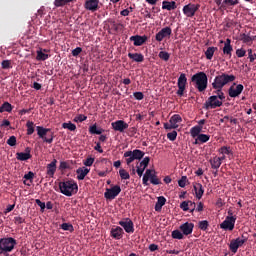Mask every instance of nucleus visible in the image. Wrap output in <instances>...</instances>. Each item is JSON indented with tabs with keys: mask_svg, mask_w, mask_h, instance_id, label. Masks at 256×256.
Listing matches in <instances>:
<instances>
[{
	"mask_svg": "<svg viewBox=\"0 0 256 256\" xmlns=\"http://www.w3.org/2000/svg\"><path fill=\"white\" fill-rule=\"evenodd\" d=\"M59 189L62 195H66V197H72L73 195L77 194V191H79V186L75 180L70 179L64 182H59Z\"/></svg>",
	"mask_w": 256,
	"mask_h": 256,
	"instance_id": "obj_1",
	"label": "nucleus"
},
{
	"mask_svg": "<svg viewBox=\"0 0 256 256\" xmlns=\"http://www.w3.org/2000/svg\"><path fill=\"white\" fill-rule=\"evenodd\" d=\"M236 77L235 75L227 74V73H221L218 74L212 83V89H223L225 85H229V83H233L235 81Z\"/></svg>",
	"mask_w": 256,
	"mask_h": 256,
	"instance_id": "obj_2",
	"label": "nucleus"
},
{
	"mask_svg": "<svg viewBox=\"0 0 256 256\" xmlns=\"http://www.w3.org/2000/svg\"><path fill=\"white\" fill-rule=\"evenodd\" d=\"M191 81L192 83H195V87L196 89H198L200 93H203V91L207 89L208 79L207 74H205V72H198L194 74L191 78Z\"/></svg>",
	"mask_w": 256,
	"mask_h": 256,
	"instance_id": "obj_3",
	"label": "nucleus"
},
{
	"mask_svg": "<svg viewBox=\"0 0 256 256\" xmlns=\"http://www.w3.org/2000/svg\"><path fill=\"white\" fill-rule=\"evenodd\" d=\"M15 245H17V240L13 237L0 238V255L11 253L15 249Z\"/></svg>",
	"mask_w": 256,
	"mask_h": 256,
	"instance_id": "obj_4",
	"label": "nucleus"
},
{
	"mask_svg": "<svg viewBox=\"0 0 256 256\" xmlns=\"http://www.w3.org/2000/svg\"><path fill=\"white\" fill-rule=\"evenodd\" d=\"M149 181L152 185H161V180L157 177V172L153 169H147L142 178V183L145 187L149 186Z\"/></svg>",
	"mask_w": 256,
	"mask_h": 256,
	"instance_id": "obj_5",
	"label": "nucleus"
},
{
	"mask_svg": "<svg viewBox=\"0 0 256 256\" xmlns=\"http://www.w3.org/2000/svg\"><path fill=\"white\" fill-rule=\"evenodd\" d=\"M124 157L126 158V165H131L135 160L141 161V159L145 157V152L139 149H135L133 151L130 150L124 153Z\"/></svg>",
	"mask_w": 256,
	"mask_h": 256,
	"instance_id": "obj_6",
	"label": "nucleus"
},
{
	"mask_svg": "<svg viewBox=\"0 0 256 256\" xmlns=\"http://www.w3.org/2000/svg\"><path fill=\"white\" fill-rule=\"evenodd\" d=\"M217 107H223V102L216 97V95L210 96L204 103V109L209 111V109H217Z\"/></svg>",
	"mask_w": 256,
	"mask_h": 256,
	"instance_id": "obj_7",
	"label": "nucleus"
},
{
	"mask_svg": "<svg viewBox=\"0 0 256 256\" xmlns=\"http://www.w3.org/2000/svg\"><path fill=\"white\" fill-rule=\"evenodd\" d=\"M200 8L201 4L189 3L183 7L182 11L186 17L191 18L195 17V14L199 11Z\"/></svg>",
	"mask_w": 256,
	"mask_h": 256,
	"instance_id": "obj_8",
	"label": "nucleus"
},
{
	"mask_svg": "<svg viewBox=\"0 0 256 256\" xmlns=\"http://www.w3.org/2000/svg\"><path fill=\"white\" fill-rule=\"evenodd\" d=\"M236 221L237 216H227L225 220L220 224V229H224V231H233L235 229Z\"/></svg>",
	"mask_w": 256,
	"mask_h": 256,
	"instance_id": "obj_9",
	"label": "nucleus"
},
{
	"mask_svg": "<svg viewBox=\"0 0 256 256\" xmlns=\"http://www.w3.org/2000/svg\"><path fill=\"white\" fill-rule=\"evenodd\" d=\"M177 85L178 90L176 92V95H178V97H183V95H185V89L187 87V76L185 74H180Z\"/></svg>",
	"mask_w": 256,
	"mask_h": 256,
	"instance_id": "obj_10",
	"label": "nucleus"
},
{
	"mask_svg": "<svg viewBox=\"0 0 256 256\" xmlns=\"http://www.w3.org/2000/svg\"><path fill=\"white\" fill-rule=\"evenodd\" d=\"M172 33H173V30L171 29V27L166 26L162 28L158 33H156L155 40L158 41V43H161L163 39L171 38Z\"/></svg>",
	"mask_w": 256,
	"mask_h": 256,
	"instance_id": "obj_11",
	"label": "nucleus"
},
{
	"mask_svg": "<svg viewBox=\"0 0 256 256\" xmlns=\"http://www.w3.org/2000/svg\"><path fill=\"white\" fill-rule=\"evenodd\" d=\"M119 193H121V186L115 185V186H112L111 188L106 189L104 193V197L109 201H113V199H115V197H117Z\"/></svg>",
	"mask_w": 256,
	"mask_h": 256,
	"instance_id": "obj_12",
	"label": "nucleus"
},
{
	"mask_svg": "<svg viewBox=\"0 0 256 256\" xmlns=\"http://www.w3.org/2000/svg\"><path fill=\"white\" fill-rule=\"evenodd\" d=\"M118 225H120V227H123L126 233H135V224L130 218H124L123 220H120L118 222Z\"/></svg>",
	"mask_w": 256,
	"mask_h": 256,
	"instance_id": "obj_13",
	"label": "nucleus"
},
{
	"mask_svg": "<svg viewBox=\"0 0 256 256\" xmlns=\"http://www.w3.org/2000/svg\"><path fill=\"white\" fill-rule=\"evenodd\" d=\"M243 89H245L243 84H238L235 87V83H234V85L230 86V88L228 89V95L232 99H235V97H239V95L243 93Z\"/></svg>",
	"mask_w": 256,
	"mask_h": 256,
	"instance_id": "obj_14",
	"label": "nucleus"
},
{
	"mask_svg": "<svg viewBox=\"0 0 256 256\" xmlns=\"http://www.w3.org/2000/svg\"><path fill=\"white\" fill-rule=\"evenodd\" d=\"M245 239L241 240V238H236L231 240L230 244H229V249L232 253H237V251L239 250V247H243V245H245Z\"/></svg>",
	"mask_w": 256,
	"mask_h": 256,
	"instance_id": "obj_15",
	"label": "nucleus"
},
{
	"mask_svg": "<svg viewBox=\"0 0 256 256\" xmlns=\"http://www.w3.org/2000/svg\"><path fill=\"white\" fill-rule=\"evenodd\" d=\"M112 128L114 129V131H119L120 133H123L125 129H129V124H127L123 120H118L112 122Z\"/></svg>",
	"mask_w": 256,
	"mask_h": 256,
	"instance_id": "obj_16",
	"label": "nucleus"
},
{
	"mask_svg": "<svg viewBox=\"0 0 256 256\" xmlns=\"http://www.w3.org/2000/svg\"><path fill=\"white\" fill-rule=\"evenodd\" d=\"M110 235L113 239L119 240L123 239V235H125V231L120 226H114L111 231Z\"/></svg>",
	"mask_w": 256,
	"mask_h": 256,
	"instance_id": "obj_17",
	"label": "nucleus"
},
{
	"mask_svg": "<svg viewBox=\"0 0 256 256\" xmlns=\"http://www.w3.org/2000/svg\"><path fill=\"white\" fill-rule=\"evenodd\" d=\"M31 157H32V155H31V148L30 147H26L25 152L16 153V159L18 161H29V159H31Z\"/></svg>",
	"mask_w": 256,
	"mask_h": 256,
	"instance_id": "obj_18",
	"label": "nucleus"
},
{
	"mask_svg": "<svg viewBox=\"0 0 256 256\" xmlns=\"http://www.w3.org/2000/svg\"><path fill=\"white\" fill-rule=\"evenodd\" d=\"M84 7L87 11H92V13H95V11H98L99 9V0H87Z\"/></svg>",
	"mask_w": 256,
	"mask_h": 256,
	"instance_id": "obj_19",
	"label": "nucleus"
},
{
	"mask_svg": "<svg viewBox=\"0 0 256 256\" xmlns=\"http://www.w3.org/2000/svg\"><path fill=\"white\" fill-rule=\"evenodd\" d=\"M180 231H182L183 235H191L193 233V229H195V224L191 222H186L181 224L179 227Z\"/></svg>",
	"mask_w": 256,
	"mask_h": 256,
	"instance_id": "obj_20",
	"label": "nucleus"
},
{
	"mask_svg": "<svg viewBox=\"0 0 256 256\" xmlns=\"http://www.w3.org/2000/svg\"><path fill=\"white\" fill-rule=\"evenodd\" d=\"M130 41H133L135 47H141L147 42V36L135 35L130 37Z\"/></svg>",
	"mask_w": 256,
	"mask_h": 256,
	"instance_id": "obj_21",
	"label": "nucleus"
},
{
	"mask_svg": "<svg viewBox=\"0 0 256 256\" xmlns=\"http://www.w3.org/2000/svg\"><path fill=\"white\" fill-rule=\"evenodd\" d=\"M46 169L48 177H55L57 171V159H53L51 163L47 164Z\"/></svg>",
	"mask_w": 256,
	"mask_h": 256,
	"instance_id": "obj_22",
	"label": "nucleus"
},
{
	"mask_svg": "<svg viewBox=\"0 0 256 256\" xmlns=\"http://www.w3.org/2000/svg\"><path fill=\"white\" fill-rule=\"evenodd\" d=\"M89 171H91V169H89V168H85V167L78 168L76 170L78 181H83V179H85V177H87V175H89Z\"/></svg>",
	"mask_w": 256,
	"mask_h": 256,
	"instance_id": "obj_23",
	"label": "nucleus"
},
{
	"mask_svg": "<svg viewBox=\"0 0 256 256\" xmlns=\"http://www.w3.org/2000/svg\"><path fill=\"white\" fill-rule=\"evenodd\" d=\"M256 40V36H251L250 34L242 33L240 34V41L246 43V45H253V41Z\"/></svg>",
	"mask_w": 256,
	"mask_h": 256,
	"instance_id": "obj_24",
	"label": "nucleus"
},
{
	"mask_svg": "<svg viewBox=\"0 0 256 256\" xmlns=\"http://www.w3.org/2000/svg\"><path fill=\"white\" fill-rule=\"evenodd\" d=\"M182 121H183V118H181V115L174 114L170 118L169 123L171 124L172 127H174V129H178L179 128V124H177V123H181Z\"/></svg>",
	"mask_w": 256,
	"mask_h": 256,
	"instance_id": "obj_25",
	"label": "nucleus"
},
{
	"mask_svg": "<svg viewBox=\"0 0 256 256\" xmlns=\"http://www.w3.org/2000/svg\"><path fill=\"white\" fill-rule=\"evenodd\" d=\"M129 59H132V61H135V63H143L145 61V56L141 53H128Z\"/></svg>",
	"mask_w": 256,
	"mask_h": 256,
	"instance_id": "obj_26",
	"label": "nucleus"
},
{
	"mask_svg": "<svg viewBox=\"0 0 256 256\" xmlns=\"http://www.w3.org/2000/svg\"><path fill=\"white\" fill-rule=\"evenodd\" d=\"M231 53H233V46H231V39L227 38L223 47V54L231 58Z\"/></svg>",
	"mask_w": 256,
	"mask_h": 256,
	"instance_id": "obj_27",
	"label": "nucleus"
},
{
	"mask_svg": "<svg viewBox=\"0 0 256 256\" xmlns=\"http://www.w3.org/2000/svg\"><path fill=\"white\" fill-rule=\"evenodd\" d=\"M36 131L37 135L40 137V139H43V141H45L47 133L51 132L49 128H45L43 126H37Z\"/></svg>",
	"mask_w": 256,
	"mask_h": 256,
	"instance_id": "obj_28",
	"label": "nucleus"
},
{
	"mask_svg": "<svg viewBox=\"0 0 256 256\" xmlns=\"http://www.w3.org/2000/svg\"><path fill=\"white\" fill-rule=\"evenodd\" d=\"M165 203H167V199L164 196H159L155 204V211L159 213L163 209Z\"/></svg>",
	"mask_w": 256,
	"mask_h": 256,
	"instance_id": "obj_29",
	"label": "nucleus"
},
{
	"mask_svg": "<svg viewBox=\"0 0 256 256\" xmlns=\"http://www.w3.org/2000/svg\"><path fill=\"white\" fill-rule=\"evenodd\" d=\"M194 191L196 199H201L203 197V193H205V190L203 189V185L201 183H197L194 185Z\"/></svg>",
	"mask_w": 256,
	"mask_h": 256,
	"instance_id": "obj_30",
	"label": "nucleus"
},
{
	"mask_svg": "<svg viewBox=\"0 0 256 256\" xmlns=\"http://www.w3.org/2000/svg\"><path fill=\"white\" fill-rule=\"evenodd\" d=\"M177 8V3L175 1H163L162 2V9H166L167 11H173Z\"/></svg>",
	"mask_w": 256,
	"mask_h": 256,
	"instance_id": "obj_31",
	"label": "nucleus"
},
{
	"mask_svg": "<svg viewBox=\"0 0 256 256\" xmlns=\"http://www.w3.org/2000/svg\"><path fill=\"white\" fill-rule=\"evenodd\" d=\"M211 139L210 135L207 134H199L197 139L195 140V145H199V143H207Z\"/></svg>",
	"mask_w": 256,
	"mask_h": 256,
	"instance_id": "obj_32",
	"label": "nucleus"
},
{
	"mask_svg": "<svg viewBox=\"0 0 256 256\" xmlns=\"http://www.w3.org/2000/svg\"><path fill=\"white\" fill-rule=\"evenodd\" d=\"M11 111H13V105H11L9 102H4L0 106V113H11Z\"/></svg>",
	"mask_w": 256,
	"mask_h": 256,
	"instance_id": "obj_33",
	"label": "nucleus"
},
{
	"mask_svg": "<svg viewBox=\"0 0 256 256\" xmlns=\"http://www.w3.org/2000/svg\"><path fill=\"white\" fill-rule=\"evenodd\" d=\"M104 131L105 130L103 128H97V124L89 127V133H91V135H101Z\"/></svg>",
	"mask_w": 256,
	"mask_h": 256,
	"instance_id": "obj_34",
	"label": "nucleus"
},
{
	"mask_svg": "<svg viewBox=\"0 0 256 256\" xmlns=\"http://www.w3.org/2000/svg\"><path fill=\"white\" fill-rule=\"evenodd\" d=\"M215 51H217V47H208L205 51V57L208 59V61H211L213 59V55H215Z\"/></svg>",
	"mask_w": 256,
	"mask_h": 256,
	"instance_id": "obj_35",
	"label": "nucleus"
},
{
	"mask_svg": "<svg viewBox=\"0 0 256 256\" xmlns=\"http://www.w3.org/2000/svg\"><path fill=\"white\" fill-rule=\"evenodd\" d=\"M215 91L213 92L214 95L220 100L222 103L225 101V93L223 92V88H214Z\"/></svg>",
	"mask_w": 256,
	"mask_h": 256,
	"instance_id": "obj_36",
	"label": "nucleus"
},
{
	"mask_svg": "<svg viewBox=\"0 0 256 256\" xmlns=\"http://www.w3.org/2000/svg\"><path fill=\"white\" fill-rule=\"evenodd\" d=\"M201 131H203V126H194L190 129L192 137H199V135H201Z\"/></svg>",
	"mask_w": 256,
	"mask_h": 256,
	"instance_id": "obj_37",
	"label": "nucleus"
},
{
	"mask_svg": "<svg viewBox=\"0 0 256 256\" xmlns=\"http://www.w3.org/2000/svg\"><path fill=\"white\" fill-rule=\"evenodd\" d=\"M36 53H37V56H36L37 61H47V59H49V54H45L43 50H37Z\"/></svg>",
	"mask_w": 256,
	"mask_h": 256,
	"instance_id": "obj_38",
	"label": "nucleus"
},
{
	"mask_svg": "<svg viewBox=\"0 0 256 256\" xmlns=\"http://www.w3.org/2000/svg\"><path fill=\"white\" fill-rule=\"evenodd\" d=\"M210 165L212 169H219V167H221V159H219V157H214L212 160H210Z\"/></svg>",
	"mask_w": 256,
	"mask_h": 256,
	"instance_id": "obj_39",
	"label": "nucleus"
},
{
	"mask_svg": "<svg viewBox=\"0 0 256 256\" xmlns=\"http://www.w3.org/2000/svg\"><path fill=\"white\" fill-rule=\"evenodd\" d=\"M60 229H62L63 231H69V233H73V231H75L73 224L66 222L60 225Z\"/></svg>",
	"mask_w": 256,
	"mask_h": 256,
	"instance_id": "obj_40",
	"label": "nucleus"
},
{
	"mask_svg": "<svg viewBox=\"0 0 256 256\" xmlns=\"http://www.w3.org/2000/svg\"><path fill=\"white\" fill-rule=\"evenodd\" d=\"M171 237H172V239L181 240V239H184L185 234H183V232L181 230H174V231H172Z\"/></svg>",
	"mask_w": 256,
	"mask_h": 256,
	"instance_id": "obj_41",
	"label": "nucleus"
},
{
	"mask_svg": "<svg viewBox=\"0 0 256 256\" xmlns=\"http://www.w3.org/2000/svg\"><path fill=\"white\" fill-rule=\"evenodd\" d=\"M69 3H73V0H54L55 7H65V5H69Z\"/></svg>",
	"mask_w": 256,
	"mask_h": 256,
	"instance_id": "obj_42",
	"label": "nucleus"
},
{
	"mask_svg": "<svg viewBox=\"0 0 256 256\" xmlns=\"http://www.w3.org/2000/svg\"><path fill=\"white\" fill-rule=\"evenodd\" d=\"M26 127H27V135H33V133H35V123H33L32 121H28L26 123Z\"/></svg>",
	"mask_w": 256,
	"mask_h": 256,
	"instance_id": "obj_43",
	"label": "nucleus"
},
{
	"mask_svg": "<svg viewBox=\"0 0 256 256\" xmlns=\"http://www.w3.org/2000/svg\"><path fill=\"white\" fill-rule=\"evenodd\" d=\"M158 57L162 61H169V59H171V54H169L167 51H160Z\"/></svg>",
	"mask_w": 256,
	"mask_h": 256,
	"instance_id": "obj_44",
	"label": "nucleus"
},
{
	"mask_svg": "<svg viewBox=\"0 0 256 256\" xmlns=\"http://www.w3.org/2000/svg\"><path fill=\"white\" fill-rule=\"evenodd\" d=\"M198 229H200L201 231H207V229H209V221L207 220L199 221Z\"/></svg>",
	"mask_w": 256,
	"mask_h": 256,
	"instance_id": "obj_45",
	"label": "nucleus"
},
{
	"mask_svg": "<svg viewBox=\"0 0 256 256\" xmlns=\"http://www.w3.org/2000/svg\"><path fill=\"white\" fill-rule=\"evenodd\" d=\"M63 129H68L69 131H75L77 126L73 122H65L62 124Z\"/></svg>",
	"mask_w": 256,
	"mask_h": 256,
	"instance_id": "obj_46",
	"label": "nucleus"
},
{
	"mask_svg": "<svg viewBox=\"0 0 256 256\" xmlns=\"http://www.w3.org/2000/svg\"><path fill=\"white\" fill-rule=\"evenodd\" d=\"M119 175L122 180L131 179V175H129V172H127V170L123 168L119 170Z\"/></svg>",
	"mask_w": 256,
	"mask_h": 256,
	"instance_id": "obj_47",
	"label": "nucleus"
},
{
	"mask_svg": "<svg viewBox=\"0 0 256 256\" xmlns=\"http://www.w3.org/2000/svg\"><path fill=\"white\" fill-rule=\"evenodd\" d=\"M149 161H151V158L149 157H145L139 164H137L138 166L147 169V167H149Z\"/></svg>",
	"mask_w": 256,
	"mask_h": 256,
	"instance_id": "obj_48",
	"label": "nucleus"
},
{
	"mask_svg": "<svg viewBox=\"0 0 256 256\" xmlns=\"http://www.w3.org/2000/svg\"><path fill=\"white\" fill-rule=\"evenodd\" d=\"M7 145H9L10 147H15V145H17V137L10 136L7 140Z\"/></svg>",
	"mask_w": 256,
	"mask_h": 256,
	"instance_id": "obj_49",
	"label": "nucleus"
},
{
	"mask_svg": "<svg viewBox=\"0 0 256 256\" xmlns=\"http://www.w3.org/2000/svg\"><path fill=\"white\" fill-rule=\"evenodd\" d=\"M219 153H221L222 155H229L231 153V147L222 146L219 149Z\"/></svg>",
	"mask_w": 256,
	"mask_h": 256,
	"instance_id": "obj_50",
	"label": "nucleus"
},
{
	"mask_svg": "<svg viewBox=\"0 0 256 256\" xmlns=\"http://www.w3.org/2000/svg\"><path fill=\"white\" fill-rule=\"evenodd\" d=\"M191 203V200H188V201H183L181 204H180V209H182V211H189V205Z\"/></svg>",
	"mask_w": 256,
	"mask_h": 256,
	"instance_id": "obj_51",
	"label": "nucleus"
},
{
	"mask_svg": "<svg viewBox=\"0 0 256 256\" xmlns=\"http://www.w3.org/2000/svg\"><path fill=\"white\" fill-rule=\"evenodd\" d=\"M108 22L111 23V25L115 31H119V27H123V24H121V23L117 24V22H115V20H113V19L108 20Z\"/></svg>",
	"mask_w": 256,
	"mask_h": 256,
	"instance_id": "obj_52",
	"label": "nucleus"
},
{
	"mask_svg": "<svg viewBox=\"0 0 256 256\" xmlns=\"http://www.w3.org/2000/svg\"><path fill=\"white\" fill-rule=\"evenodd\" d=\"M167 139H169V141H175L177 139V131L173 130L172 132L168 133Z\"/></svg>",
	"mask_w": 256,
	"mask_h": 256,
	"instance_id": "obj_53",
	"label": "nucleus"
},
{
	"mask_svg": "<svg viewBox=\"0 0 256 256\" xmlns=\"http://www.w3.org/2000/svg\"><path fill=\"white\" fill-rule=\"evenodd\" d=\"M133 96L137 101H143V99L145 98L143 92H134Z\"/></svg>",
	"mask_w": 256,
	"mask_h": 256,
	"instance_id": "obj_54",
	"label": "nucleus"
},
{
	"mask_svg": "<svg viewBox=\"0 0 256 256\" xmlns=\"http://www.w3.org/2000/svg\"><path fill=\"white\" fill-rule=\"evenodd\" d=\"M222 5H232V6L239 5V0H224L222 2Z\"/></svg>",
	"mask_w": 256,
	"mask_h": 256,
	"instance_id": "obj_55",
	"label": "nucleus"
},
{
	"mask_svg": "<svg viewBox=\"0 0 256 256\" xmlns=\"http://www.w3.org/2000/svg\"><path fill=\"white\" fill-rule=\"evenodd\" d=\"M74 121L83 123V121H87V116H85L83 114H79L78 116L75 117Z\"/></svg>",
	"mask_w": 256,
	"mask_h": 256,
	"instance_id": "obj_56",
	"label": "nucleus"
},
{
	"mask_svg": "<svg viewBox=\"0 0 256 256\" xmlns=\"http://www.w3.org/2000/svg\"><path fill=\"white\" fill-rule=\"evenodd\" d=\"M179 187H185L187 185V176H182L181 179L178 181Z\"/></svg>",
	"mask_w": 256,
	"mask_h": 256,
	"instance_id": "obj_57",
	"label": "nucleus"
},
{
	"mask_svg": "<svg viewBox=\"0 0 256 256\" xmlns=\"http://www.w3.org/2000/svg\"><path fill=\"white\" fill-rule=\"evenodd\" d=\"M93 163H95V158H87L85 161H84V165L85 167H91L93 165Z\"/></svg>",
	"mask_w": 256,
	"mask_h": 256,
	"instance_id": "obj_58",
	"label": "nucleus"
},
{
	"mask_svg": "<svg viewBox=\"0 0 256 256\" xmlns=\"http://www.w3.org/2000/svg\"><path fill=\"white\" fill-rule=\"evenodd\" d=\"M35 203H36V205H38V207H40V209L43 213V211H45V207H46L45 202H42L41 200L36 199Z\"/></svg>",
	"mask_w": 256,
	"mask_h": 256,
	"instance_id": "obj_59",
	"label": "nucleus"
},
{
	"mask_svg": "<svg viewBox=\"0 0 256 256\" xmlns=\"http://www.w3.org/2000/svg\"><path fill=\"white\" fill-rule=\"evenodd\" d=\"M2 69H11V61L3 60L2 61Z\"/></svg>",
	"mask_w": 256,
	"mask_h": 256,
	"instance_id": "obj_60",
	"label": "nucleus"
},
{
	"mask_svg": "<svg viewBox=\"0 0 256 256\" xmlns=\"http://www.w3.org/2000/svg\"><path fill=\"white\" fill-rule=\"evenodd\" d=\"M59 169H60L61 171H65V169H70V166H69V164H68L67 162L61 161V162H60Z\"/></svg>",
	"mask_w": 256,
	"mask_h": 256,
	"instance_id": "obj_61",
	"label": "nucleus"
},
{
	"mask_svg": "<svg viewBox=\"0 0 256 256\" xmlns=\"http://www.w3.org/2000/svg\"><path fill=\"white\" fill-rule=\"evenodd\" d=\"M136 173L139 177H143V173H145V168L140 167L139 165L136 166Z\"/></svg>",
	"mask_w": 256,
	"mask_h": 256,
	"instance_id": "obj_62",
	"label": "nucleus"
},
{
	"mask_svg": "<svg viewBox=\"0 0 256 256\" xmlns=\"http://www.w3.org/2000/svg\"><path fill=\"white\" fill-rule=\"evenodd\" d=\"M82 52H83V48L77 47V48H75L74 50H72V55H73V57H77V56H79L80 53H82Z\"/></svg>",
	"mask_w": 256,
	"mask_h": 256,
	"instance_id": "obj_63",
	"label": "nucleus"
},
{
	"mask_svg": "<svg viewBox=\"0 0 256 256\" xmlns=\"http://www.w3.org/2000/svg\"><path fill=\"white\" fill-rule=\"evenodd\" d=\"M247 54V51H245L244 49H237L236 50V55L237 57H245V55Z\"/></svg>",
	"mask_w": 256,
	"mask_h": 256,
	"instance_id": "obj_64",
	"label": "nucleus"
}]
</instances>
